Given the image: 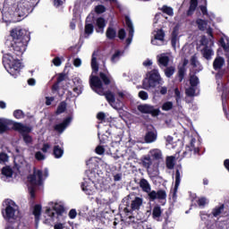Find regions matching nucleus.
I'll return each mask as SVG.
<instances>
[{
    "instance_id": "nucleus-4",
    "label": "nucleus",
    "mask_w": 229,
    "mask_h": 229,
    "mask_svg": "<svg viewBox=\"0 0 229 229\" xmlns=\"http://www.w3.org/2000/svg\"><path fill=\"white\" fill-rule=\"evenodd\" d=\"M140 187L143 192L148 194L149 201H155V199H165V198H167V193L164 190H159L157 191H151L149 182L144 178L140 179Z\"/></svg>"
},
{
    "instance_id": "nucleus-10",
    "label": "nucleus",
    "mask_w": 229,
    "mask_h": 229,
    "mask_svg": "<svg viewBox=\"0 0 229 229\" xmlns=\"http://www.w3.org/2000/svg\"><path fill=\"white\" fill-rule=\"evenodd\" d=\"M137 108L140 114H149L152 117H158L160 115V109L155 108L154 106L148 104L139 105Z\"/></svg>"
},
{
    "instance_id": "nucleus-48",
    "label": "nucleus",
    "mask_w": 229,
    "mask_h": 229,
    "mask_svg": "<svg viewBox=\"0 0 229 229\" xmlns=\"http://www.w3.org/2000/svg\"><path fill=\"white\" fill-rule=\"evenodd\" d=\"M174 98H175L176 103H180L182 99V93L180 92V89L178 88L174 89Z\"/></svg>"
},
{
    "instance_id": "nucleus-12",
    "label": "nucleus",
    "mask_w": 229,
    "mask_h": 229,
    "mask_svg": "<svg viewBox=\"0 0 229 229\" xmlns=\"http://www.w3.org/2000/svg\"><path fill=\"white\" fill-rule=\"evenodd\" d=\"M67 78H69V76L65 72H61L57 74L56 81L52 85L51 88L53 94L59 92L60 84L62 83V81H67Z\"/></svg>"
},
{
    "instance_id": "nucleus-24",
    "label": "nucleus",
    "mask_w": 229,
    "mask_h": 229,
    "mask_svg": "<svg viewBox=\"0 0 229 229\" xmlns=\"http://www.w3.org/2000/svg\"><path fill=\"white\" fill-rule=\"evenodd\" d=\"M196 8H198V0H190V7L186 13L187 17L194 15Z\"/></svg>"
},
{
    "instance_id": "nucleus-46",
    "label": "nucleus",
    "mask_w": 229,
    "mask_h": 229,
    "mask_svg": "<svg viewBox=\"0 0 229 229\" xmlns=\"http://www.w3.org/2000/svg\"><path fill=\"white\" fill-rule=\"evenodd\" d=\"M119 58H121V52L120 50H116L115 53L111 57L112 64H115L117 60H119Z\"/></svg>"
},
{
    "instance_id": "nucleus-20",
    "label": "nucleus",
    "mask_w": 229,
    "mask_h": 229,
    "mask_svg": "<svg viewBox=\"0 0 229 229\" xmlns=\"http://www.w3.org/2000/svg\"><path fill=\"white\" fill-rule=\"evenodd\" d=\"M225 66V57L216 56L213 62V69L214 71H219L223 69Z\"/></svg>"
},
{
    "instance_id": "nucleus-26",
    "label": "nucleus",
    "mask_w": 229,
    "mask_h": 229,
    "mask_svg": "<svg viewBox=\"0 0 229 229\" xmlns=\"http://www.w3.org/2000/svg\"><path fill=\"white\" fill-rule=\"evenodd\" d=\"M53 155L55 158H62L64 157V148L59 145H55L53 148Z\"/></svg>"
},
{
    "instance_id": "nucleus-61",
    "label": "nucleus",
    "mask_w": 229,
    "mask_h": 229,
    "mask_svg": "<svg viewBox=\"0 0 229 229\" xmlns=\"http://www.w3.org/2000/svg\"><path fill=\"white\" fill-rule=\"evenodd\" d=\"M194 142H196V140L192 139L191 140L190 146L186 147L187 151H192L193 149L196 151V148H194Z\"/></svg>"
},
{
    "instance_id": "nucleus-14",
    "label": "nucleus",
    "mask_w": 229,
    "mask_h": 229,
    "mask_svg": "<svg viewBox=\"0 0 229 229\" xmlns=\"http://www.w3.org/2000/svg\"><path fill=\"white\" fill-rule=\"evenodd\" d=\"M187 64H189V60L184 59L182 65L178 67V72L176 77L178 79L179 83H182L183 80H185V74H187Z\"/></svg>"
},
{
    "instance_id": "nucleus-50",
    "label": "nucleus",
    "mask_w": 229,
    "mask_h": 229,
    "mask_svg": "<svg viewBox=\"0 0 229 229\" xmlns=\"http://www.w3.org/2000/svg\"><path fill=\"white\" fill-rule=\"evenodd\" d=\"M118 38H120V40H124V38H126V30L124 29H120L118 30Z\"/></svg>"
},
{
    "instance_id": "nucleus-38",
    "label": "nucleus",
    "mask_w": 229,
    "mask_h": 229,
    "mask_svg": "<svg viewBox=\"0 0 229 229\" xmlns=\"http://www.w3.org/2000/svg\"><path fill=\"white\" fill-rule=\"evenodd\" d=\"M54 212H55L57 216H63L64 212H65V208L62 205L55 206Z\"/></svg>"
},
{
    "instance_id": "nucleus-30",
    "label": "nucleus",
    "mask_w": 229,
    "mask_h": 229,
    "mask_svg": "<svg viewBox=\"0 0 229 229\" xmlns=\"http://www.w3.org/2000/svg\"><path fill=\"white\" fill-rule=\"evenodd\" d=\"M150 155L152 160H162V151L160 149L151 150Z\"/></svg>"
},
{
    "instance_id": "nucleus-57",
    "label": "nucleus",
    "mask_w": 229,
    "mask_h": 229,
    "mask_svg": "<svg viewBox=\"0 0 229 229\" xmlns=\"http://www.w3.org/2000/svg\"><path fill=\"white\" fill-rule=\"evenodd\" d=\"M52 63L55 67H60V65H62V59L56 56L52 60Z\"/></svg>"
},
{
    "instance_id": "nucleus-41",
    "label": "nucleus",
    "mask_w": 229,
    "mask_h": 229,
    "mask_svg": "<svg viewBox=\"0 0 229 229\" xmlns=\"http://www.w3.org/2000/svg\"><path fill=\"white\" fill-rule=\"evenodd\" d=\"M161 108L164 112H169V110H173V102L171 101L165 102L162 105Z\"/></svg>"
},
{
    "instance_id": "nucleus-52",
    "label": "nucleus",
    "mask_w": 229,
    "mask_h": 229,
    "mask_svg": "<svg viewBox=\"0 0 229 229\" xmlns=\"http://www.w3.org/2000/svg\"><path fill=\"white\" fill-rule=\"evenodd\" d=\"M163 13H166V15H173V8L168 7L167 5H164Z\"/></svg>"
},
{
    "instance_id": "nucleus-7",
    "label": "nucleus",
    "mask_w": 229,
    "mask_h": 229,
    "mask_svg": "<svg viewBox=\"0 0 229 229\" xmlns=\"http://www.w3.org/2000/svg\"><path fill=\"white\" fill-rule=\"evenodd\" d=\"M33 12V2L31 0H20L14 10V15L19 17L18 21H22Z\"/></svg>"
},
{
    "instance_id": "nucleus-21",
    "label": "nucleus",
    "mask_w": 229,
    "mask_h": 229,
    "mask_svg": "<svg viewBox=\"0 0 229 229\" xmlns=\"http://www.w3.org/2000/svg\"><path fill=\"white\" fill-rule=\"evenodd\" d=\"M106 37L107 40H115L117 38V30L112 26H109L106 30Z\"/></svg>"
},
{
    "instance_id": "nucleus-55",
    "label": "nucleus",
    "mask_w": 229,
    "mask_h": 229,
    "mask_svg": "<svg viewBox=\"0 0 229 229\" xmlns=\"http://www.w3.org/2000/svg\"><path fill=\"white\" fill-rule=\"evenodd\" d=\"M95 153H97V155H104L105 154V147L98 145L95 149Z\"/></svg>"
},
{
    "instance_id": "nucleus-42",
    "label": "nucleus",
    "mask_w": 229,
    "mask_h": 229,
    "mask_svg": "<svg viewBox=\"0 0 229 229\" xmlns=\"http://www.w3.org/2000/svg\"><path fill=\"white\" fill-rule=\"evenodd\" d=\"M13 117H15V119H24V112L21 109H16L13 111Z\"/></svg>"
},
{
    "instance_id": "nucleus-23",
    "label": "nucleus",
    "mask_w": 229,
    "mask_h": 229,
    "mask_svg": "<svg viewBox=\"0 0 229 229\" xmlns=\"http://www.w3.org/2000/svg\"><path fill=\"white\" fill-rule=\"evenodd\" d=\"M157 64L159 67H167V65H169V56L165 54L157 55Z\"/></svg>"
},
{
    "instance_id": "nucleus-43",
    "label": "nucleus",
    "mask_w": 229,
    "mask_h": 229,
    "mask_svg": "<svg viewBox=\"0 0 229 229\" xmlns=\"http://www.w3.org/2000/svg\"><path fill=\"white\" fill-rule=\"evenodd\" d=\"M219 44L221 46V47H223L224 51H225V53H229V43H225V38H221L219 39Z\"/></svg>"
},
{
    "instance_id": "nucleus-36",
    "label": "nucleus",
    "mask_w": 229,
    "mask_h": 229,
    "mask_svg": "<svg viewBox=\"0 0 229 229\" xmlns=\"http://www.w3.org/2000/svg\"><path fill=\"white\" fill-rule=\"evenodd\" d=\"M190 85L191 87H198L199 85V78L196 75H191L190 77Z\"/></svg>"
},
{
    "instance_id": "nucleus-31",
    "label": "nucleus",
    "mask_w": 229,
    "mask_h": 229,
    "mask_svg": "<svg viewBox=\"0 0 229 229\" xmlns=\"http://www.w3.org/2000/svg\"><path fill=\"white\" fill-rule=\"evenodd\" d=\"M196 24H197L199 31H205V30H207V25L208 23L207 22V21L199 18L196 20Z\"/></svg>"
},
{
    "instance_id": "nucleus-13",
    "label": "nucleus",
    "mask_w": 229,
    "mask_h": 229,
    "mask_svg": "<svg viewBox=\"0 0 229 229\" xmlns=\"http://www.w3.org/2000/svg\"><path fill=\"white\" fill-rule=\"evenodd\" d=\"M15 123H19V122L0 118V135H3V133H6V131H10V127L8 126H12V128H13Z\"/></svg>"
},
{
    "instance_id": "nucleus-37",
    "label": "nucleus",
    "mask_w": 229,
    "mask_h": 229,
    "mask_svg": "<svg viewBox=\"0 0 229 229\" xmlns=\"http://www.w3.org/2000/svg\"><path fill=\"white\" fill-rule=\"evenodd\" d=\"M165 37V32H164V30L160 29L155 34L154 38L156 40H161L162 41V40H164Z\"/></svg>"
},
{
    "instance_id": "nucleus-9",
    "label": "nucleus",
    "mask_w": 229,
    "mask_h": 229,
    "mask_svg": "<svg viewBox=\"0 0 229 229\" xmlns=\"http://www.w3.org/2000/svg\"><path fill=\"white\" fill-rule=\"evenodd\" d=\"M13 131H18L22 136L23 141L25 144H31L33 142V137L30 135L31 133V127L25 125L22 123H14V126L12 127Z\"/></svg>"
},
{
    "instance_id": "nucleus-64",
    "label": "nucleus",
    "mask_w": 229,
    "mask_h": 229,
    "mask_svg": "<svg viewBox=\"0 0 229 229\" xmlns=\"http://www.w3.org/2000/svg\"><path fill=\"white\" fill-rule=\"evenodd\" d=\"M125 24L127 28H133V23L131 22V20L129 16H125Z\"/></svg>"
},
{
    "instance_id": "nucleus-62",
    "label": "nucleus",
    "mask_w": 229,
    "mask_h": 229,
    "mask_svg": "<svg viewBox=\"0 0 229 229\" xmlns=\"http://www.w3.org/2000/svg\"><path fill=\"white\" fill-rule=\"evenodd\" d=\"M201 46H204V47H208V38H207L206 36H203L200 39Z\"/></svg>"
},
{
    "instance_id": "nucleus-40",
    "label": "nucleus",
    "mask_w": 229,
    "mask_h": 229,
    "mask_svg": "<svg viewBox=\"0 0 229 229\" xmlns=\"http://www.w3.org/2000/svg\"><path fill=\"white\" fill-rule=\"evenodd\" d=\"M166 167L167 169L174 168V157L171 156L166 157Z\"/></svg>"
},
{
    "instance_id": "nucleus-45",
    "label": "nucleus",
    "mask_w": 229,
    "mask_h": 229,
    "mask_svg": "<svg viewBox=\"0 0 229 229\" xmlns=\"http://www.w3.org/2000/svg\"><path fill=\"white\" fill-rule=\"evenodd\" d=\"M196 95V89L194 87L191 86L189 89H186V96L189 98H194Z\"/></svg>"
},
{
    "instance_id": "nucleus-5",
    "label": "nucleus",
    "mask_w": 229,
    "mask_h": 229,
    "mask_svg": "<svg viewBox=\"0 0 229 229\" xmlns=\"http://www.w3.org/2000/svg\"><path fill=\"white\" fill-rule=\"evenodd\" d=\"M15 201L10 199H5V208H2L1 214L7 225H14L15 221H17V215H15L17 209H15Z\"/></svg>"
},
{
    "instance_id": "nucleus-1",
    "label": "nucleus",
    "mask_w": 229,
    "mask_h": 229,
    "mask_svg": "<svg viewBox=\"0 0 229 229\" xmlns=\"http://www.w3.org/2000/svg\"><path fill=\"white\" fill-rule=\"evenodd\" d=\"M10 36L12 38L10 48L13 51L11 56H16L21 58L26 47H28V42L30 40V32L24 29H13L10 31Z\"/></svg>"
},
{
    "instance_id": "nucleus-34",
    "label": "nucleus",
    "mask_w": 229,
    "mask_h": 229,
    "mask_svg": "<svg viewBox=\"0 0 229 229\" xmlns=\"http://www.w3.org/2000/svg\"><path fill=\"white\" fill-rule=\"evenodd\" d=\"M65 110H67V103H65V102H61L60 104H59V106H57V109H56V112H55V114H57V115H60V114H64V112H65Z\"/></svg>"
},
{
    "instance_id": "nucleus-58",
    "label": "nucleus",
    "mask_w": 229,
    "mask_h": 229,
    "mask_svg": "<svg viewBox=\"0 0 229 229\" xmlns=\"http://www.w3.org/2000/svg\"><path fill=\"white\" fill-rule=\"evenodd\" d=\"M73 92H75V94H77V96H80V94H81V92H83V85H79V86L73 88Z\"/></svg>"
},
{
    "instance_id": "nucleus-51",
    "label": "nucleus",
    "mask_w": 229,
    "mask_h": 229,
    "mask_svg": "<svg viewBox=\"0 0 229 229\" xmlns=\"http://www.w3.org/2000/svg\"><path fill=\"white\" fill-rule=\"evenodd\" d=\"M46 214L49 216L52 219H55V216H56V213L55 212V208L51 209V208H47Z\"/></svg>"
},
{
    "instance_id": "nucleus-11",
    "label": "nucleus",
    "mask_w": 229,
    "mask_h": 229,
    "mask_svg": "<svg viewBox=\"0 0 229 229\" xmlns=\"http://www.w3.org/2000/svg\"><path fill=\"white\" fill-rule=\"evenodd\" d=\"M142 198L135 197L133 200H131V208L127 206L124 208L123 212L125 214H131V212H135V210H140V207H142Z\"/></svg>"
},
{
    "instance_id": "nucleus-27",
    "label": "nucleus",
    "mask_w": 229,
    "mask_h": 229,
    "mask_svg": "<svg viewBox=\"0 0 229 229\" xmlns=\"http://www.w3.org/2000/svg\"><path fill=\"white\" fill-rule=\"evenodd\" d=\"M212 55H214V51L208 47H204L202 49V55L206 60H212Z\"/></svg>"
},
{
    "instance_id": "nucleus-22",
    "label": "nucleus",
    "mask_w": 229,
    "mask_h": 229,
    "mask_svg": "<svg viewBox=\"0 0 229 229\" xmlns=\"http://www.w3.org/2000/svg\"><path fill=\"white\" fill-rule=\"evenodd\" d=\"M182 182V175L180 174V170L175 171V184L173 191V198H176V192H178V188L180 187V183Z\"/></svg>"
},
{
    "instance_id": "nucleus-16",
    "label": "nucleus",
    "mask_w": 229,
    "mask_h": 229,
    "mask_svg": "<svg viewBox=\"0 0 229 229\" xmlns=\"http://www.w3.org/2000/svg\"><path fill=\"white\" fill-rule=\"evenodd\" d=\"M71 117H67L65 118L63 123L55 124L54 126V130L55 131H57L58 133H64V131H65V128H67L68 124H71Z\"/></svg>"
},
{
    "instance_id": "nucleus-60",
    "label": "nucleus",
    "mask_w": 229,
    "mask_h": 229,
    "mask_svg": "<svg viewBox=\"0 0 229 229\" xmlns=\"http://www.w3.org/2000/svg\"><path fill=\"white\" fill-rule=\"evenodd\" d=\"M205 4H207V0L205 1ZM199 8L202 15H208V10L207 9V5H200Z\"/></svg>"
},
{
    "instance_id": "nucleus-49",
    "label": "nucleus",
    "mask_w": 229,
    "mask_h": 229,
    "mask_svg": "<svg viewBox=\"0 0 229 229\" xmlns=\"http://www.w3.org/2000/svg\"><path fill=\"white\" fill-rule=\"evenodd\" d=\"M190 62H191V65H192V67L194 69H196V67H198L199 62H198V56H196V55H192L191 57V61Z\"/></svg>"
},
{
    "instance_id": "nucleus-18",
    "label": "nucleus",
    "mask_w": 229,
    "mask_h": 229,
    "mask_svg": "<svg viewBox=\"0 0 229 229\" xmlns=\"http://www.w3.org/2000/svg\"><path fill=\"white\" fill-rule=\"evenodd\" d=\"M158 137V132L157 131V130L154 131H148L146 134H145V142L147 144H151L152 142H155L157 140Z\"/></svg>"
},
{
    "instance_id": "nucleus-28",
    "label": "nucleus",
    "mask_w": 229,
    "mask_h": 229,
    "mask_svg": "<svg viewBox=\"0 0 229 229\" xmlns=\"http://www.w3.org/2000/svg\"><path fill=\"white\" fill-rule=\"evenodd\" d=\"M162 216V208L159 205H156L152 210V217L153 219H158V217Z\"/></svg>"
},
{
    "instance_id": "nucleus-53",
    "label": "nucleus",
    "mask_w": 229,
    "mask_h": 229,
    "mask_svg": "<svg viewBox=\"0 0 229 229\" xmlns=\"http://www.w3.org/2000/svg\"><path fill=\"white\" fill-rule=\"evenodd\" d=\"M97 119L101 123H105V119H106V114L104 112H99L97 114Z\"/></svg>"
},
{
    "instance_id": "nucleus-25",
    "label": "nucleus",
    "mask_w": 229,
    "mask_h": 229,
    "mask_svg": "<svg viewBox=\"0 0 229 229\" xmlns=\"http://www.w3.org/2000/svg\"><path fill=\"white\" fill-rule=\"evenodd\" d=\"M99 80L102 83V85H106V87H108V85H110V83H112V79H110V77H108L105 72H99Z\"/></svg>"
},
{
    "instance_id": "nucleus-2",
    "label": "nucleus",
    "mask_w": 229,
    "mask_h": 229,
    "mask_svg": "<svg viewBox=\"0 0 229 229\" xmlns=\"http://www.w3.org/2000/svg\"><path fill=\"white\" fill-rule=\"evenodd\" d=\"M89 86L98 96H105L107 103L114 105L115 103V94L110 90L105 91L103 82L97 75H91L89 78Z\"/></svg>"
},
{
    "instance_id": "nucleus-63",
    "label": "nucleus",
    "mask_w": 229,
    "mask_h": 229,
    "mask_svg": "<svg viewBox=\"0 0 229 229\" xmlns=\"http://www.w3.org/2000/svg\"><path fill=\"white\" fill-rule=\"evenodd\" d=\"M35 158H36V160H44V158H46V157L44 156V154H42V152L38 151L35 154Z\"/></svg>"
},
{
    "instance_id": "nucleus-15",
    "label": "nucleus",
    "mask_w": 229,
    "mask_h": 229,
    "mask_svg": "<svg viewBox=\"0 0 229 229\" xmlns=\"http://www.w3.org/2000/svg\"><path fill=\"white\" fill-rule=\"evenodd\" d=\"M139 165L144 167V169H149L153 165V159L150 155L142 156L140 158Z\"/></svg>"
},
{
    "instance_id": "nucleus-33",
    "label": "nucleus",
    "mask_w": 229,
    "mask_h": 229,
    "mask_svg": "<svg viewBox=\"0 0 229 229\" xmlns=\"http://www.w3.org/2000/svg\"><path fill=\"white\" fill-rule=\"evenodd\" d=\"M2 174L6 178H12L13 176V170L10 166H4L2 168Z\"/></svg>"
},
{
    "instance_id": "nucleus-8",
    "label": "nucleus",
    "mask_w": 229,
    "mask_h": 229,
    "mask_svg": "<svg viewBox=\"0 0 229 229\" xmlns=\"http://www.w3.org/2000/svg\"><path fill=\"white\" fill-rule=\"evenodd\" d=\"M161 80L162 78L160 77L158 70L154 69L147 73V78H145L142 81V88L145 90L155 89L157 85H160Z\"/></svg>"
},
{
    "instance_id": "nucleus-35",
    "label": "nucleus",
    "mask_w": 229,
    "mask_h": 229,
    "mask_svg": "<svg viewBox=\"0 0 229 229\" xmlns=\"http://www.w3.org/2000/svg\"><path fill=\"white\" fill-rule=\"evenodd\" d=\"M91 68L94 72H98L99 71V64H98V58H96L94 55H92L91 58Z\"/></svg>"
},
{
    "instance_id": "nucleus-56",
    "label": "nucleus",
    "mask_w": 229,
    "mask_h": 229,
    "mask_svg": "<svg viewBox=\"0 0 229 229\" xmlns=\"http://www.w3.org/2000/svg\"><path fill=\"white\" fill-rule=\"evenodd\" d=\"M4 162H8V154H6L4 152H1L0 153V164L4 163Z\"/></svg>"
},
{
    "instance_id": "nucleus-44",
    "label": "nucleus",
    "mask_w": 229,
    "mask_h": 229,
    "mask_svg": "<svg viewBox=\"0 0 229 229\" xmlns=\"http://www.w3.org/2000/svg\"><path fill=\"white\" fill-rule=\"evenodd\" d=\"M95 12L98 14L105 13L106 12V7H105L103 4L97 5L95 7Z\"/></svg>"
},
{
    "instance_id": "nucleus-32",
    "label": "nucleus",
    "mask_w": 229,
    "mask_h": 229,
    "mask_svg": "<svg viewBox=\"0 0 229 229\" xmlns=\"http://www.w3.org/2000/svg\"><path fill=\"white\" fill-rule=\"evenodd\" d=\"M164 72L166 78H171L174 74V72H176V67L173 65L166 66Z\"/></svg>"
},
{
    "instance_id": "nucleus-6",
    "label": "nucleus",
    "mask_w": 229,
    "mask_h": 229,
    "mask_svg": "<svg viewBox=\"0 0 229 229\" xmlns=\"http://www.w3.org/2000/svg\"><path fill=\"white\" fill-rule=\"evenodd\" d=\"M27 180L31 186L29 187V192L31 199H35V187H40L44 184L42 179V170H37V167L33 168V173L27 176Z\"/></svg>"
},
{
    "instance_id": "nucleus-54",
    "label": "nucleus",
    "mask_w": 229,
    "mask_h": 229,
    "mask_svg": "<svg viewBox=\"0 0 229 229\" xmlns=\"http://www.w3.org/2000/svg\"><path fill=\"white\" fill-rule=\"evenodd\" d=\"M197 204L199 206V207H205V205H207V198L205 197H201L199 198L198 200H197Z\"/></svg>"
},
{
    "instance_id": "nucleus-59",
    "label": "nucleus",
    "mask_w": 229,
    "mask_h": 229,
    "mask_svg": "<svg viewBox=\"0 0 229 229\" xmlns=\"http://www.w3.org/2000/svg\"><path fill=\"white\" fill-rule=\"evenodd\" d=\"M68 216L70 219H76V216H78V212L76 211V209L72 208L70 210Z\"/></svg>"
},
{
    "instance_id": "nucleus-29",
    "label": "nucleus",
    "mask_w": 229,
    "mask_h": 229,
    "mask_svg": "<svg viewBox=\"0 0 229 229\" xmlns=\"http://www.w3.org/2000/svg\"><path fill=\"white\" fill-rule=\"evenodd\" d=\"M223 210H225V204L220 205L219 207H216L212 209V216L213 217H218V216H221L223 214Z\"/></svg>"
},
{
    "instance_id": "nucleus-3",
    "label": "nucleus",
    "mask_w": 229,
    "mask_h": 229,
    "mask_svg": "<svg viewBox=\"0 0 229 229\" xmlns=\"http://www.w3.org/2000/svg\"><path fill=\"white\" fill-rule=\"evenodd\" d=\"M19 58L21 57H17L10 54H7L3 57L4 69H6L7 72H9V74L13 78H17V76L21 74V63Z\"/></svg>"
},
{
    "instance_id": "nucleus-47",
    "label": "nucleus",
    "mask_w": 229,
    "mask_h": 229,
    "mask_svg": "<svg viewBox=\"0 0 229 229\" xmlns=\"http://www.w3.org/2000/svg\"><path fill=\"white\" fill-rule=\"evenodd\" d=\"M140 99H142V101H146L149 98V95L148 94V92L144 91V90H140L138 94Z\"/></svg>"
},
{
    "instance_id": "nucleus-17",
    "label": "nucleus",
    "mask_w": 229,
    "mask_h": 229,
    "mask_svg": "<svg viewBox=\"0 0 229 229\" xmlns=\"http://www.w3.org/2000/svg\"><path fill=\"white\" fill-rule=\"evenodd\" d=\"M95 26L97 33H104L105 28H106V21L103 17H98L96 20Z\"/></svg>"
},
{
    "instance_id": "nucleus-19",
    "label": "nucleus",
    "mask_w": 229,
    "mask_h": 229,
    "mask_svg": "<svg viewBox=\"0 0 229 229\" xmlns=\"http://www.w3.org/2000/svg\"><path fill=\"white\" fill-rule=\"evenodd\" d=\"M32 214L34 216L36 225L40 223V216H42V205L36 204L33 208Z\"/></svg>"
},
{
    "instance_id": "nucleus-39",
    "label": "nucleus",
    "mask_w": 229,
    "mask_h": 229,
    "mask_svg": "<svg viewBox=\"0 0 229 229\" xmlns=\"http://www.w3.org/2000/svg\"><path fill=\"white\" fill-rule=\"evenodd\" d=\"M84 31L86 35H92L94 33V25L92 23H86Z\"/></svg>"
}]
</instances>
